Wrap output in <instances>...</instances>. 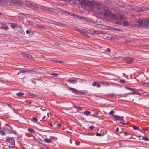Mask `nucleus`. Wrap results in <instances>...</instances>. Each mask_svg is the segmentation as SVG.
<instances>
[{"mask_svg": "<svg viewBox=\"0 0 149 149\" xmlns=\"http://www.w3.org/2000/svg\"><path fill=\"white\" fill-rule=\"evenodd\" d=\"M81 5L83 8L87 7L92 11L102 13L106 8V6L102 4L100 2L93 1H88L87 0H82L81 2Z\"/></svg>", "mask_w": 149, "mask_h": 149, "instance_id": "1", "label": "nucleus"}, {"mask_svg": "<svg viewBox=\"0 0 149 149\" xmlns=\"http://www.w3.org/2000/svg\"><path fill=\"white\" fill-rule=\"evenodd\" d=\"M136 26L141 27H145L149 25V19H144L142 20H139L135 24Z\"/></svg>", "mask_w": 149, "mask_h": 149, "instance_id": "2", "label": "nucleus"}, {"mask_svg": "<svg viewBox=\"0 0 149 149\" xmlns=\"http://www.w3.org/2000/svg\"><path fill=\"white\" fill-rule=\"evenodd\" d=\"M26 5L27 7H31L32 8H36L40 7V8L43 10L46 9V7L45 6L42 5H38L36 3H32L29 1H26Z\"/></svg>", "mask_w": 149, "mask_h": 149, "instance_id": "3", "label": "nucleus"}, {"mask_svg": "<svg viewBox=\"0 0 149 149\" xmlns=\"http://www.w3.org/2000/svg\"><path fill=\"white\" fill-rule=\"evenodd\" d=\"M113 117L114 118H116L115 120L117 123H121L123 125H125V124L124 120L123 119V117L117 115H113Z\"/></svg>", "mask_w": 149, "mask_h": 149, "instance_id": "4", "label": "nucleus"}, {"mask_svg": "<svg viewBox=\"0 0 149 149\" xmlns=\"http://www.w3.org/2000/svg\"><path fill=\"white\" fill-rule=\"evenodd\" d=\"M123 58L126 60L127 61L126 62V63L128 64H131L132 63L134 60V59L132 57H123Z\"/></svg>", "mask_w": 149, "mask_h": 149, "instance_id": "5", "label": "nucleus"}, {"mask_svg": "<svg viewBox=\"0 0 149 149\" xmlns=\"http://www.w3.org/2000/svg\"><path fill=\"white\" fill-rule=\"evenodd\" d=\"M6 139L7 142L10 144L13 145L15 144V141L13 137L8 136L6 138Z\"/></svg>", "mask_w": 149, "mask_h": 149, "instance_id": "6", "label": "nucleus"}, {"mask_svg": "<svg viewBox=\"0 0 149 149\" xmlns=\"http://www.w3.org/2000/svg\"><path fill=\"white\" fill-rule=\"evenodd\" d=\"M6 125L8 126V127H5L4 128V130L6 131V132L8 133H11L13 131V130L10 126L9 125L6 124Z\"/></svg>", "mask_w": 149, "mask_h": 149, "instance_id": "7", "label": "nucleus"}, {"mask_svg": "<svg viewBox=\"0 0 149 149\" xmlns=\"http://www.w3.org/2000/svg\"><path fill=\"white\" fill-rule=\"evenodd\" d=\"M111 13L109 10L108 9H105L104 11V16L109 17Z\"/></svg>", "mask_w": 149, "mask_h": 149, "instance_id": "8", "label": "nucleus"}, {"mask_svg": "<svg viewBox=\"0 0 149 149\" xmlns=\"http://www.w3.org/2000/svg\"><path fill=\"white\" fill-rule=\"evenodd\" d=\"M0 28L4 29H8V27L7 25L3 24L2 23L0 22Z\"/></svg>", "mask_w": 149, "mask_h": 149, "instance_id": "9", "label": "nucleus"}, {"mask_svg": "<svg viewBox=\"0 0 149 149\" xmlns=\"http://www.w3.org/2000/svg\"><path fill=\"white\" fill-rule=\"evenodd\" d=\"M87 33L91 34H94L95 33L99 34L100 33L99 31H95L94 30H89L88 31Z\"/></svg>", "mask_w": 149, "mask_h": 149, "instance_id": "10", "label": "nucleus"}, {"mask_svg": "<svg viewBox=\"0 0 149 149\" xmlns=\"http://www.w3.org/2000/svg\"><path fill=\"white\" fill-rule=\"evenodd\" d=\"M17 30L21 33L24 34L25 33V32L23 29L22 27L20 26H18L17 27Z\"/></svg>", "mask_w": 149, "mask_h": 149, "instance_id": "11", "label": "nucleus"}, {"mask_svg": "<svg viewBox=\"0 0 149 149\" xmlns=\"http://www.w3.org/2000/svg\"><path fill=\"white\" fill-rule=\"evenodd\" d=\"M109 17L113 19H116L117 18L115 14L112 13H111Z\"/></svg>", "mask_w": 149, "mask_h": 149, "instance_id": "12", "label": "nucleus"}, {"mask_svg": "<svg viewBox=\"0 0 149 149\" xmlns=\"http://www.w3.org/2000/svg\"><path fill=\"white\" fill-rule=\"evenodd\" d=\"M70 90H72L73 91V92H74L76 93H83L82 92H81L79 91H78L76 89L74 88H72L70 87Z\"/></svg>", "mask_w": 149, "mask_h": 149, "instance_id": "13", "label": "nucleus"}, {"mask_svg": "<svg viewBox=\"0 0 149 149\" xmlns=\"http://www.w3.org/2000/svg\"><path fill=\"white\" fill-rule=\"evenodd\" d=\"M68 82L70 83H72V84H74L77 83V81L75 80H68L67 81Z\"/></svg>", "mask_w": 149, "mask_h": 149, "instance_id": "14", "label": "nucleus"}, {"mask_svg": "<svg viewBox=\"0 0 149 149\" xmlns=\"http://www.w3.org/2000/svg\"><path fill=\"white\" fill-rule=\"evenodd\" d=\"M28 95L31 96L32 98H34L36 97V95L32 93L29 92L28 94Z\"/></svg>", "mask_w": 149, "mask_h": 149, "instance_id": "15", "label": "nucleus"}, {"mask_svg": "<svg viewBox=\"0 0 149 149\" xmlns=\"http://www.w3.org/2000/svg\"><path fill=\"white\" fill-rule=\"evenodd\" d=\"M10 1L14 4L18 3L19 2V0H10Z\"/></svg>", "mask_w": 149, "mask_h": 149, "instance_id": "16", "label": "nucleus"}, {"mask_svg": "<svg viewBox=\"0 0 149 149\" xmlns=\"http://www.w3.org/2000/svg\"><path fill=\"white\" fill-rule=\"evenodd\" d=\"M10 26L13 28H14L16 27H17V25L15 23H10Z\"/></svg>", "mask_w": 149, "mask_h": 149, "instance_id": "17", "label": "nucleus"}, {"mask_svg": "<svg viewBox=\"0 0 149 149\" xmlns=\"http://www.w3.org/2000/svg\"><path fill=\"white\" fill-rule=\"evenodd\" d=\"M33 140L36 141L38 143H40V141L37 138L34 137H33ZM31 140H33V139H31Z\"/></svg>", "mask_w": 149, "mask_h": 149, "instance_id": "18", "label": "nucleus"}, {"mask_svg": "<svg viewBox=\"0 0 149 149\" xmlns=\"http://www.w3.org/2000/svg\"><path fill=\"white\" fill-rule=\"evenodd\" d=\"M44 141L46 143H50L51 142V140L50 139L46 138L44 139Z\"/></svg>", "mask_w": 149, "mask_h": 149, "instance_id": "19", "label": "nucleus"}, {"mask_svg": "<svg viewBox=\"0 0 149 149\" xmlns=\"http://www.w3.org/2000/svg\"><path fill=\"white\" fill-rule=\"evenodd\" d=\"M24 94V93L22 92H19L16 93V95L18 96H22Z\"/></svg>", "mask_w": 149, "mask_h": 149, "instance_id": "20", "label": "nucleus"}, {"mask_svg": "<svg viewBox=\"0 0 149 149\" xmlns=\"http://www.w3.org/2000/svg\"><path fill=\"white\" fill-rule=\"evenodd\" d=\"M115 76L113 75H110L109 76V77H108V79H115V78L114 77Z\"/></svg>", "mask_w": 149, "mask_h": 149, "instance_id": "21", "label": "nucleus"}, {"mask_svg": "<svg viewBox=\"0 0 149 149\" xmlns=\"http://www.w3.org/2000/svg\"><path fill=\"white\" fill-rule=\"evenodd\" d=\"M91 113V112L87 111H84V114L85 115H86L87 116H88L90 115V113Z\"/></svg>", "mask_w": 149, "mask_h": 149, "instance_id": "22", "label": "nucleus"}, {"mask_svg": "<svg viewBox=\"0 0 149 149\" xmlns=\"http://www.w3.org/2000/svg\"><path fill=\"white\" fill-rule=\"evenodd\" d=\"M133 128L135 130H138L141 132H142V131L141 130L139 129L138 127L136 126H134L133 127Z\"/></svg>", "mask_w": 149, "mask_h": 149, "instance_id": "23", "label": "nucleus"}, {"mask_svg": "<svg viewBox=\"0 0 149 149\" xmlns=\"http://www.w3.org/2000/svg\"><path fill=\"white\" fill-rule=\"evenodd\" d=\"M28 130L29 132L31 133H33L34 132V130L33 129L28 128Z\"/></svg>", "mask_w": 149, "mask_h": 149, "instance_id": "24", "label": "nucleus"}, {"mask_svg": "<svg viewBox=\"0 0 149 149\" xmlns=\"http://www.w3.org/2000/svg\"><path fill=\"white\" fill-rule=\"evenodd\" d=\"M26 57L31 60H33V58L30 55H27Z\"/></svg>", "mask_w": 149, "mask_h": 149, "instance_id": "25", "label": "nucleus"}, {"mask_svg": "<svg viewBox=\"0 0 149 149\" xmlns=\"http://www.w3.org/2000/svg\"><path fill=\"white\" fill-rule=\"evenodd\" d=\"M107 96L110 97L111 96V97H112L114 96L115 95L114 93H112V94H108L107 95Z\"/></svg>", "mask_w": 149, "mask_h": 149, "instance_id": "26", "label": "nucleus"}, {"mask_svg": "<svg viewBox=\"0 0 149 149\" xmlns=\"http://www.w3.org/2000/svg\"><path fill=\"white\" fill-rule=\"evenodd\" d=\"M114 113V111L113 110H111L110 111V112L109 113V115H112L113 116V115H113V113Z\"/></svg>", "mask_w": 149, "mask_h": 149, "instance_id": "27", "label": "nucleus"}, {"mask_svg": "<svg viewBox=\"0 0 149 149\" xmlns=\"http://www.w3.org/2000/svg\"><path fill=\"white\" fill-rule=\"evenodd\" d=\"M0 133L2 135H4L5 134V132L3 130H1L0 131Z\"/></svg>", "mask_w": 149, "mask_h": 149, "instance_id": "28", "label": "nucleus"}, {"mask_svg": "<svg viewBox=\"0 0 149 149\" xmlns=\"http://www.w3.org/2000/svg\"><path fill=\"white\" fill-rule=\"evenodd\" d=\"M63 12L67 14H68L70 15H72V14L71 13H70L68 11L64 10Z\"/></svg>", "mask_w": 149, "mask_h": 149, "instance_id": "29", "label": "nucleus"}, {"mask_svg": "<svg viewBox=\"0 0 149 149\" xmlns=\"http://www.w3.org/2000/svg\"><path fill=\"white\" fill-rule=\"evenodd\" d=\"M73 107L76 108V109H80L81 110L82 109L83 107H77V106H74Z\"/></svg>", "mask_w": 149, "mask_h": 149, "instance_id": "30", "label": "nucleus"}, {"mask_svg": "<svg viewBox=\"0 0 149 149\" xmlns=\"http://www.w3.org/2000/svg\"><path fill=\"white\" fill-rule=\"evenodd\" d=\"M142 139L146 141H148V138L145 136L142 137Z\"/></svg>", "mask_w": 149, "mask_h": 149, "instance_id": "31", "label": "nucleus"}, {"mask_svg": "<svg viewBox=\"0 0 149 149\" xmlns=\"http://www.w3.org/2000/svg\"><path fill=\"white\" fill-rule=\"evenodd\" d=\"M119 17L121 19H123L125 18V17L122 15H120Z\"/></svg>", "mask_w": 149, "mask_h": 149, "instance_id": "32", "label": "nucleus"}, {"mask_svg": "<svg viewBox=\"0 0 149 149\" xmlns=\"http://www.w3.org/2000/svg\"><path fill=\"white\" fill-rule=\"evenodd\" d=\"M125 81L123 80H122L121 79H119V82L121 83L122 84H123L125 82Z\"/></svg>", "mask_w": 149, "mask_h": 149, "instance_id": "33", "label": "nucleus"}, {"mask_svg": "<svg viewBox=\"0 0 149 149\" xmlns=\"http://www.w3.org/2000/svg\"><path fill=\"white\" fill-rule=\"evenodd\" d=\"M38 26L39 28H40L42 29H44L45 28V27L41 25H39Z\"/></svg>", "mask_w": 149, "mask_h": 149, "instance_id": "34", "label": "nucleus"}, {"mask_svg": "<svg viewBox=\"0 0 149 149\" xmlns=\"http://www.w3.org/2000/svg\"><path fill=\"white\" fill-rule=\"evenodd\" d=\"M115 23L117 24H121V22L119 21H116L115 22Z\"/></svg>", "mask_w": 149, "mask_h": 149, "instance_id": "35", "label": "nucleus"}, {"mask_svg": "<svg viewBox=\"0 0 149 149\" xmlns=\"http://www.w3.org/2000/svg\"><path fill=\"white\" fill-rule=\"evenodd\" d=\"M105 51L106 52H109L110 51V49L109 48H107V49L105 50Z\"/></svg>", "mask_w": 149, "mask_h": 149, "instance_id": "36", "label": "nucleus"}, {"mask_svg": "<svg viewBox=\"0 0 149 149\" xmlns=\"http://www.w3.org/2000/svg\"><path fill=\"white\" fill-rule=\"evenodd\" d=\"M128 89H129V90L132 91H135V89L131 88H129Z\"/></svg>", "mask_w": 149, "mask_h": 149, "instance_id": "37", "label": "nucleus"}, {"mask_svg": "<svg viewBox=\"0 0 149 149\" xmlns=\"http://www.w3.org/2000/svg\"><path fill=\"white\" fill-rule=\"evenodd\" d=\"M32 119L34 121L36 122L38 120L35 117H33Z\"/></svg>", "mask_w": 149, "mask_h": 149, "instance_id": "38", "label": "nucleus"}, {"mask_svg": "<svg viewBox=\"0 0 149 149\" xmlns=\"http://www.w3.org/2000/svg\"><path fill=\"white\" fill-rule=\"evenodd\" d=\"M123 24L125 25H128V23L127 22H124L123 23Z\"/></svg>", "mask_w": 149, "mask_h": 149, "instance_id": "39", "label": "nucleus"}, {"mask_svg": "<svg viewBox=\"0 0 149 149\" xmlns=\"http://www.w3.org/2000/svg\"><path fill=\"white\" fill-rule=\"evenodd\" d=\"M51 74L55 76H57L58 75V74L55 73H51Z\"/></svg>", "mask_w": 149, "mask_h": 149, "instance_id": "40", "label": "nucleus"}, {"mask_svg": "<svg viewBox=\"0 0 149 149\" xmlns=\"http://www.w3.org/2000/svg\"><path fill=\"white\" fill-rule=\"evenodd\" d=\"M114 29L116 31H121V30L118 29L116 28H114Z\"/></svg>", "mask_w": 149, "mask_h": 149, "instance_id": "41", "label": "nucleus"}, {"mask_svg": "<svg viewBox=\"0 0 149 149\" xmlns=\"http://www.w3.org/2000/svg\"><path fill=\"white\" fill-rule=\"evenodd\" d=\"M96 135L97 136H102L101 134H99V133H96Z\"/></svg>", "mask_w": 149, "mask_h": 149, "instance_id": "42", "label": "nucleus"}, {"mask_svg": "<svg viewBox=\"0 0 149 149\" xmlns=\"http://www.w3.org/2000/svg\"><path fill=\"white\" fill-rule=\"evenodd\" d=\"M89 128L91 129V130H93L94 129V127L93 126H90V127H89Z\"/></svg>", "mask_w": 149, "mask_h": 149, "instance_id": "43", "label": "nucleus"}, {"mask_svg": "<svg viewBox=\"0 0 149 149\" xmlns=\"http://www.w3.org/2000/svg\"><path fill=\"white\" fill-rule=\"evenodd\" d=\"M22 55L23 57H26L27 55L25 53H22Z\"/></svg>", "mask_w": 149, "mask_h": 149, "instance_id": "44", "label": "nucleus"}, {"mask_svg": "<svg viewBox=\"0 0 149 149\" xmlns=\"http://www.w3.org/2000/svg\"><path fill=\"white\" fill-rule=\"evenodd\" d=\"M17 137L18 138H21V136L18 134L17 135Z\"/></svg>", "mask_w": 149, "mask_h": 149, "instance_id": "45", "label": "nucleus"}, {"mask_svg": "<svg viewBox=\"0 0 149 149\" xmlns=\"http://www.w3.org/2000/svg\"><path fill=\"white\" fill-rule=\"evenodd\" d=\"M0 17H4V15L1 14V12H0Z\"/></svg>", "mask_w": 149, "mask_h": 149, "instance_id": "46", "label": "nucleus"}, {"mask_svg": "<svg viewBox=\"0 0 149 149\" xmlns=\"http://www.w3.org/2000/svg\"><path fill=\"white\" fill-rule=\"evenodd\" d=\"M92 85L93 86H96V82H94V83H93L92 84Z\"/></svg>", "mask_w": 149, "mask_h": 149, "instance_id": "47", "label": "nucleus"}, {"mask_svg": "<svg viewBox=\"0 0 149 149\" xmlns=\"http://www.w3.org/2000/svg\"><path fill=\"white\" fill-rule=\"evenodd\" d=\"M132 93L134 94H137V93L135 91H132Z\"/></svg>", "mask_w": 149, "mask_h": 149, "instance_id": "48", "label": "nucleus"}, {"mask_svg": "<svg viewBox=\"0 0 149 149\" xmlns=\"http://www.w3.org/2000/svg\"><path fill=\"white\" fill-rule=\"evenodd\" d=\"M26 33H27V34H29V30H27L26 31Z\"/></svg>", "mask_w": 149, "mask_h": 149, "instance_id": "49", "label": "nucleus"}, {"mask_svg": "<svg viewBox=\"0 0 149 149\" xmlns=\"http://www.w3.org/2000/svg\"><path fill=\"white\" fill-rule=\"evenodd\" d=\"M95 114L96 115H97L98 114V112H96L95 113Z\"/></svg>", "mask_w": 149, "mask_h": 149, "instance_id": "50", "label": "nucleus"}, {"mask_svg": "<svg viewBox=\"0 0 149 149\" xmlns=\"http://www.w3.org/2000/svg\"><path fill=\"white\" fill-rule=\"evenodd\" d=\"M128 134V133H126L125 132H124V135L125 136H126Z\"/></svg>", "mask_w": 149, "mask_h": 149, "instance_id": "51", "label": "nucleus"}, {"mask_svg": "<svg viewBox=\"0 0 149 149\" xmlns=\"http://www.w3.org/2000/svg\"><path fill=\"white\" fill-rule=\"evenodd\" d=\"M96 86L98 87V88H99L100 87V84H96Z\"/></svg>", "mask_w": 149, "mask_h": 149, "instance_id": "52", "label": "nucleus"}, {"mask_svg": "<svg viewBox=\"0 0 149 149\" xmlns=\"http://www.w3.org/2000/svg\"><path fill=\"white\" fill-rule=\"evenodd\" d=\"M119 129L118 127H117L116 129V131L117 132H118L119 131Z\"/></svg>", "mask_w": 149, "mask_h": 149, "instance_id": "53", "label": "nucleus"}, {"mask_svg": "<svg viewBox=\"0 0 149 149\" xmlns=\"http://www.w3.org/2000/svg\"><path fill=\"white\" fill-rule=\"evenodd\" d=\"M21 72L22 73H24L26 72V71L24 70H22Z\"/></svg>", "mask_w": 149, "mask_h": 149, "instance_id": "54", "label": "nucleus"}, {"mask_svg": "<svg viewBox=\"0 0 149 149\" xmlns=\"http://www.w3.org/2000/svg\"><path fill=\"white\" fill-rule=\"evenodd\" d=\"M41 110H42L43 111H45V109H42V108H41Z\"/></svg>", "mask_w": 149, "mask_h": 149, "instance_id": "55", "label": "nucleus"}, {"mask_svg": "<svg viewBox=\"0 0 149 149\" xmlns=\"http://www.w3.org/2000/svg\"><path fill=\"white\" fill-rule=\"evenodd\" d=\"M83 31L84 30H80V31L81 32V33H83Z\"/></svg>", "mask_w": 149, "mask_h": 149, "instance_id": "56", "label": "nucleus"}, {"mask_svg": "<svg viewBox=\"0 0 149 149\" xmlns=\"http://www.w3.org/2000/svg\"><path fill=\"white\" fill-rule=\"evenodd\" d=\"M129 87H125V88L126 89H128V88H129Z\"/></svg>", "mask_w": 149, "mask_h": 149, "instance_id": "57", "label": "nucleus"}, {"mask_svg": "<svg viewBox=\"0 0 149 149\" xmlns=\"http://www.w3.org/2000/svg\"><path fill=\"white\" fill-rule=\"evenodd\" d=\"M92 116H93V117H95V116L94 115V114H92V115H91Z\"/></svg>", "mask_w": 149, "mask_h": 149, "instance_id": "58", "label": "nucleus"}, {"mask_svg": "<svg viewBox=\"0 0 149 149\" xmlns=\"http://www.w3.org/2000/svg\"><path fill=\"white\" fill-rule=\"evenodd\" d=\"M104 84L107 85V86H108V84H107V83H104Z\"/></svg>", "mask_w": 149, "mask_h": 149, "instance_id": "59", "label": "nucleus"}, {"mask_svg": "<svg viewBox=\"0 0 149 149\" xmlns=\"http://www.w3.org/2000/svg\"><path fill=\"white\" fill-rule=\"evenodd\" d=\"M101 83L103 84H104V83H103V82H101Z\"/></svg>", "mask_w": 149, "mask_h": 149, "instance_id": "60", "label": "nucleus"}, {"mask_svg": "<svg viewBox=\"0 0 149 149\" xmlns=\"http://www.w3.org/2000/svg\"><path fill=\"white\" fill-rule=\"evenodd\" d=\"M137 94H138V95H141V94L139 93H137Z\"/></svg>", "mask_w": 149, "mask_h": 149, "instance_id": "61", "label": "nucleus"}, {"mask_svg": "<svg viewBox=\"0 0 149 149\" xmlns=\"http://www.w3.org/2000/svg\"><path fill=\"white\" fill-rule=\"evenodd\" d=\"M77 0L79 1H80L81 0Z\"/></svg>", "mask_w": 149, "mask_h": 149, "instance_id": "62", "label": "nucleus"}, {"mask_svg": "<svg viewBox=\"0 0 149 149\" xmlns=\"http://www.w3.org/2000/svg\"><path fill=\"white\" fill-rule=\"evenodd\" d=\"M59 63H61V61H59Z\"/></svg>", "mask_w": 149, "mask_h": 149, "instance_id": "63", "label": "nucleus"}, {"mask_svg": "<svg viewBox=\"0 0 149 149\" xmlns=\"http://www.w3.org/2000/svg\"><path fill=\"white\" fill-rule=\"evenodd\" d=\"M58 126H60V125H59V124H58Z\"/></svg>", "mask_w": 149, "mask_h": 149, "instance_id": "64", "label": "nucleus"}]
</instances>
